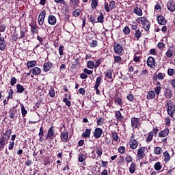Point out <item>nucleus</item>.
Here are the masks:
<instances>
[{
    "instance_id": "obj_1",
    "label": "nucleus",
    "mask_w": 175,
    "mask_h": 175,
    "mask_svg": "<svg viewBox=\"0 0 175 175\" xmlns=\"http://www.w3.org/2000/svg\"><path fill=\"white\" fill-rule=\"evenodd\" d=\"M12 135V129H8L5 133L0 138V151H2L6 146V142H9Z\"/></svg>"
},
{
    "instance_id": "obj_2",
    "label": "nucleus",
    "mask_w": 175,
    "mask_h": 175,
    "mask_svg": "<svg viewBox=\"0 0 175 175\" xmlns=\"http://www.w3.org/2000/svg\"><path fill=\"white\" fill-rule=\"evenodd\" d=\"M165 107L167 109V113L170 117H174L175 113V104L172 101V100H169L166 105Z\"/></svg>"
},
{
    "instance_id": "obj_3",
    "label": "nucleus",
    "mask_w": 175,
    "mask_h": 175,
    "mask_svg": "<svg viewBox=\"0 0 175 175\" xmlns=\"http://www.w3.org/2000/svg\"><path fill=\"white\" fill-rule=\"evenodd\" d=\"M55 137H57V135H55V131L54 130V126H51L47 132L45 140H54Z\"/></svg>"
},
{
    "instance_id": "obj_4",
    "label": "nucleus",
    "mask_w": 175,
    "mask_h": 175,
    "mask_svg": "<svg viewBox=\"0 0 175 175\" xmlns=\"http://www.w3.org/2000/svg\"><path fill=\"white\" fill-rule=\"evenodd\" d=\"M146 147L140 146L137 151L136 158L137 161H142V159H144L146 157Z\"/></svg>"
},
{
    "instance_id": "obj_5",
    "label": "nucleus",
    "mask_w": 175,
    "mask_h": 175,
    "mask_svg": "<svg viewBox=\"0 0 175 175\" xmlns=\"http://www.w3.org/2000/svg\"><path fill=\"white\" fill-rule=\"evenodd\" d=\"M113 51L115 54L118 55H122L124 54V46L118 42H114L113 44Z\"/></svg>"
},
{
    "instance_id": "obj_6",
    "label": "nucleus",
    "mask_w": 175,
    "mask_h": 175,
    "mask_svg": "<svg viewBox=\"0 0 175 175\" xmlns=\"http://www.w3.org/2000/svg\"><path fill=\"white\" fill-rule=\"evenodd\" d=\"M131 128L133 129H139L142 126V122H140V119L139 118L133 117L131 119Z\"/></svg>"
},
{
    "instance_id": "obj_7",
    "label": "nucleus",
    "mask_w": 175,
    "mask_h": 175,
    "mask_svg": "<svg viewBox=\"0 0 175 175\" xmlns=\"http://www.w3.org/2000/svg\"><path fill=\"white\" fill-rule=\"evenodd\" d=\"M146 64L148 68H151V69H155V67L158 66V63H157L155 58H154L152 56L148 57Z\"/></svg>"
},
{
    "instance_id": "obj_8",
    "label": "nucleus",
    "mask_w": 175,
    "mask_h": 175,
    "mask_svg": "<svg viewBox=\"0 0 175 175\" xmlns=\"http://www.w3.org/2000/svg\"><path fill=\"white\" fill-rule=\"evenodd\" d=\"M115 6H116V1H110L109 4L106 1L104 3V8H105V12H107V13H109L110 10H113Z\"/></svg>"
},
{
    "instance_id": "obj_9",
    "label": "nucleus",
    "mask_w": 175,
    "mask_h": 175,
    "mask_svg": "<svg viewBox=\"0 0 175 175\" xmlns=\"http://www.w3.org/2000/svg\"><path fill=\"white\" fill-rule=\"evenodd\" d=\"M100 83H102V77H98L96 79L95 85L94 87L96 95H100V90H99Z\"/></svg>"
},
{
    "instance_id": "obj_10",
    "label": "nucleus",
    "mask_w": 175,
    "mask_h": 175,
    "mask_svg": "<svg viewBox=\"0 0 175 175\" xmlns=\"http://www.w3.org/2000/svg\"><path fill=\"white\" fill-rule=\"evenodd\" d=\"M44 18H46V10H42L38 18V23L39 25H43L44 24Z\"/></svg>"
},
{
    "instance_id": "obj_11",
    "label": "nucleus",
    "mask_w": 175,
    "mask_h": 175,
    "mask_svg": "<svg viewBox=\"0 0 175 175\" xmlns=\"http://www.w3.org/2000/svg\"><path fill=\"white\" fill-rule=\"evenodd\" d=\"M103 134V129H102L100 127H97L94 129L93 136L95 137V139H100V137H102Z\"/></svg>"
},
{
    "instance_id": "obj_12",
    "label": "nucleus",
    "mask_w": 175,
    "mask_h": 175,
    "mask_svg": "<svg viewBox=\"0 0 175 175\" xmlns=\"http://www.w3.org/2000/svg\"><path fill=\"white\" fill-rule=\"evenodd\" d=\"M60 139L63 143H66L69 139V132L66 130H64L60 134Z\"/></svg>"
},
{
    "instance_id": "obj_13",
    "label": "nucleus",
    "mask_w": 175,
    "mask_h": 175,
    "mask_svg": "<svg viewBox=\"0 0 175 175\" xmlns=\"http://www.w3.org/2000/svg\"><path fill=\"white\" fill-rule=\"evenodd\" d=\"M53 63L50 61L45 62L43 65V72H49V70H51L53 69Z\"/></svg>"
},
{
    "instance_id": "obj_14",
    "label": "nucleus",
    "mask_w": 175,
    "mask_h": 175,
    "mask_svg": "<svg viewBox=\"0 0 175 175\" xmlns=\"http://www.w3.org/2000/svg\"><path fill=\"white\" fill-rule=\"evenodd\" d=\"M164 96L166 99H172L173 98V90L170 88H165L164 90Z\"/></svg>"
},
{
    "instance_id": "obj_15",
    "label": "nucleus",
    "mask_w": 175,
    "mask_h": 175,
    "mask_svg": "<svg viewBox=\"0 0 175 175\" xmlns=\"http://www.w3.org/2000/svg\"><path fill=\"white\" fill-rule=\"evenodd\" d=\"M29 27H31L30 31L31 32V35H38L39 33V27H38L36 23L34 25L29 24Z\"/></svg>"
},
{
    "instance_id": "obj_16",
    "label": "nucleus",
    "mask_w": 175,
    "mask_h": 175,
    "mask_svg": "<svg viewBox=\"0 0 175 175\" xmlns=\"http://www.w3.org/2000/svg\"><path fill=\"white\" fill-rule=\"evenodd\" d=\"M157 23L160 25H166V23H167V21L166 20V18L162 15L157 16Z\"/></svg>"
},
{
    "instance_id": "obj_17",
    "label": "nucleus",
    "mask_w": 175,
    "mask_h": 175,
    "mask_svg": "<svg viewBox=\"0 0 175 175\" xmlns=\"http://www.w3.org/2000/svg\"><path fill=\"white\" fill-rule=\"evenodd\" d=\"M114 103L116 106H120V107H122V106L124 105V100L121 97L116 96L114 98Z\"/></svg>"
},
{
    "instance_id": "obj_18",
    "label": "nucleus",
    "mask_w": 175,
    "mask_h": 175,
    "mask_svg": "<svg viewBox=\"0 0 175 175\" xmlns=\"http://www.w3.org/2000/svg\"><path fill=\"white\" fill-rule=\"evenodd\" d=\"M115 117L118 122H122L124 121V116H122V113L120 111H115Z\"/></svg>"
},
{
    "instance_id": "obj_19",
    "label": "nucleus",
    "mask_w": 175,
    "mask_h": 175,
    "mask_svg": "<svg viewBox=\"0 0 175 175\" xmlns=\"http://www.w3.org/2000/svg\"><path fill=\"white\" fill-rule=\"evenodd\" d=\"M6 49V42H5V38L2 36V33H0V50L3 51Z\"/></svg>"
},
{
    "instance_id": "obj_20",
    "label": "nucleus",
    "mask_w": 175,
    "mask_h": 175,
    "mask_svg": "<svg viewBox=\"0 0 175 175\" xmlns=\"http://www.w3.org/2000/svg\"><path fill=\"white\" fill-rule=\"evenodd\" d=\"M166 77L165 73L159 72L156 76L152 77L153 81H158V80H163Z\"/></svg>"
},
{
    "instance_id": "obj_21",
    "label": "nucleus",
    "mask_w": 175,
    "mask_h": 175,
    "mask_svg": "<svg viewBox=\"0 0 175 175\" xmlns=\"http://www.w3.org/2000/svg\"><path fill=\"white\" fill-rule=\"evenodd\" d=\"M38 136H39V142L40 143H43L44 141V129L43 128V126H41L40 128V131L38 133Z\"/></svg>"
},
{
    "instance_id": "obj_22",
    "label": "nucleus",
    "mask_w": 175,
    "mask_h": 175,
    "mask_svg": "<svg viewBox=\"0 0 175 175\" xmlns=\"http://www.w3.org/2000/svg\"><path fill=\"white\" fill-rule=\"evenodd\" d=\"M167 10H169L170 12H174L175 4H174V1L173 0H171L167 2Z\"/></svg>"
},
{
    "instance_id": "obj_23",
    "label": "nucleus",
    "mask_w": 175,
    "mask_h": 175,
    "mask_svg": "<svg viewBox=\"0 0 175 175\" xmlns=\"http://www.w3.org/2000/svg\"><path fill=\"white\" fill-rule=\"evenodd\" d=\"M28 32V29H25V30L23 27H20L19 30V39H25L27 38V33Z\"/></svg>"
},
{
    "instance_id": "obj_24",
    "label": "nucleus",
    "mask_w": 175,
    "mask_h": 175,
    "mask_svg": "<svg viewBox=\"0 0 175 175\" xmlns=\"http://www.w3.org/2000/svg\"><path fill=\"white\" fill-rule=\"evenodd\" d=\"M48 23L50 25H55L57 24V18L54 15H49L48 16Z\"/></svg>"
},
{
    "instance_id": "obj_25",
    "label": "nucleus",
    "mask_w": 175,
    "mask_h": 175,
    "mask_svg": "<svg viewBox=\"0 0 175 175\" xmlns=\"http://www.w3.org/2000/svg\"><path fill=\"white\" fill-rule=\"evenodd\" d=\"M129 144L131 150H136L139 146V142H137V139H134L133 141L130 140Z\"/></svg>"
},
{
    "instance_id": "obj_26",
    "label": "nucleus",
    "mask_w": 175,
    "mask_h": 175,
    "mask_svg": "<svg viewBox=\"0 0 175 175\" xmlns=\"http://www.w3.org/2000/svg\"><path fill=\"white\" fill-rule=\"evenodd\" d=\"M170 132V131L169 130V129H165L164 130H161L158 136L159 137H166V136H167V135H169V133Z\"/></svg>"
},
{
    "instance_id": "obj_27",
    "label": "nucleus",
    "mask_w": 175,
    "mask_h": 175,
    "mask_svg": "<svg viewBox=\"0 0 175 175\" xmlns=\"http://www.w3.org/2000/svg\"><path fill=\"white\" fill-rule=\"evenodd\" d=\"M91 131L92 129H85V132L82 133L81 136L83 139H88L91 136Z\"/></svg>"
},
{
    "instance_id": "obj_28",
    "label": "nucleus",
    "mask_w": 175,
    "mask_h": 175,
    "mask_svg": "<svg viewBox=\"0 0 175 175\" xmlns=\"http://www.w3.org/2000/svg\"><path fill=\"white\" fill-rule=\"evenodd\" d=\"M143 28L144 29V31H150V28L151 27V23L149 21L148 19H146L145 22L143 23Z\"/></svg>"
},
{
    "instance_id": "obj_29",
    "label": "nucleus",
    "mask_w": 175,
    "mask_h": 175,
    "mask_svg": "<svg viewBox=\"0 0 175 175\" xmlns=\"http://www.w3.org/2000/svg\"><path fill=\"white\" fill-rule=\"evenodd\" d=\"M70 5L72 9H77L80 6V0H70Z\"/></svg>"
},
{
    "instance_id": "obj_30",
    "label": "nucleus",
    "mask_w": 175,
    "mask_h": 175,
    "mask_svg": "<svg viewBox=\"0 0 175 175\" xmlns=\"http://www.w3.org/2000/svg\"><path fill=\"white\" fill-rule=\"evenodd\" d=\"M163 155L164 157V162L165 163H167L168 162L170 161L171 159V157H170V154H169V152L167 150L165 151L163 153Z\"/></svg>"
},
{
    "instance_id": "obj_31",
    "label": "nucleus",
    "mask_w": 175,
    "mask_h": 175,
    "mask_svg": "<svg viewBox=\"0 0 175 175\" xmlns=\"http://www.w3.org/2000/svg\"><path fill=\"white\" fill-rule=\"evenodd\" d=\"M16 113H17V110L14 109V107L10 108L8 112L10 118H12V120L14 119V117H16Z\"/></svg>"
},
{
    "instance_id": "obj_32",
    "label": "nucleus",
    "mask_w": 175,
    "mask_h": 175,
    "mask_svg": "<svg viewBox=\"0 0 175 175\" xmlns=\"http://www.w3.org/2000/svg\"><path fill=\"white\" fill-rule=\"evenodd\" d=\"M30 72H31L34 76H38V75L42 73V70L39 67H34L30 70Z\"/></svg>"
},
{
    "instance_id": "obj_33",
    "label": "nucleus",
    "mask_w": 175,
    "mask_h": 175,
    "mask_svg": "<svg viewBox=\"0 0 175 175\" xmlns=\"http://www.w3.org/2000/svg\"><path fill=\"white\" fill-rule=\"evenodd\" d=\"M88 21H89V23H91L93 26L95 25V24H96V23H98L96 21V16L88 15Z\"/></svg>"
},
{
    "instance_id": "obj_34",
    "label": "nucleus",
    "mask_w": 175,
    "mask_h": 175,
    "mask_svg": "<svg viewBox=\"0 0 175 175\" xmlns=\"http://www.w3.org/2000/svg\"><path fill=\"white\" fill-rule=\"evenodd\" d=\"M62 5H63L62 12L63 13H69V5L66 3V1H64V3H62Z\"/></svg>"
},
{
    "instance_id": "obj_35",
    "label": "nucleus",
    "mask_w": 175,
    "mask_h": 175,
    "mask_svg": "<svg viewBox=\"0 0 175 175\" xmlns=\"http://www.w3.org/2000/svg\"><path fill=\"white\" fill-rule=\"evenodd\" d=\"M133 13H135L137 16H143V10L139 6L135 8Z\"/></svg>"
},
{
    "instance_id": "obj_36",
    "label": "nucleus",
    "mask_w": 175,
    "mask_h": 175,
    "mask_svg": "<svg viewBox=\"0 0 175 175\" xmlns=\"http://www.w3.org/2000/svg\"><path fill=\"white\" fill-rule=\"evenodd\" d=\"M153 151H154V154H155V155H161V154H162V152H163V150H162V148H161L159 146L154 147Z\"/></svg>"
},
{
    "instance_id": "obj_37",
    "label": "nucleus",
    "mask_w": 175,
    "mask_h": 175,
    "mask_svg": "<svg viewBox=\"0 0 175 175\" xmlns=\"http://www.w3.org/2000/svg\"><path fill=\"white\" fill-rule=\"evenodd\" d=\"M135 172H136V163L135 162H132L130 165L129 172L131 174H133Z\"/></svg>"
},
{
    "instance_id": "obj_38",
    "label": "nucleus",
    "mask_w": 175,
    "mask_h": 175,
    "mask_svg": "<svg viewBox=\"0 0 175 175\" xmlns=\"http://www.w3.org/2000/svg\"><path fill=\"white\" fill-rule=\"evenodd\" d=\"M111 137L113 142H117L118 143H120V137H118V134H117L116 131L111 132Z\"/></svg>"
},
{
    "instance_id": "obj_39",
    "label": "nucleus",
    "mask_w": 175,
    "mask_h": 175,
    "mask_svg": "<svg viewBox=\"0 0 175 175\" xmlns=\"http://www.w3.org/2000/svg\"><path fill=\"white\" fill-rule=\"evenodd\" d=\"M104 75H105V77L109 80L113 79V70H108L107 71H105Z\"/></svg>"
},
{
    "instance_id": "obj_40",
    "label": "nucleus",
    "mask_w": 175,
    "mask_h": 175,
    "mask_svg": "<svg viewBox=\"0 0 175 175\" xmlns=\"http://www.w3.org/2000/svg\"><path fill=\"white\" fill-rule=\"evenodd\" d=\"M86 159H87V154L81 152L79 155V159H78L79 162H83Z\"/></svg>"
},
{
    "instance_id": "obj_41",
    "label": "nucleus",
    "mask_w": 175,
    "mask_h": 175,
    "mask_svg": "<svg viewBox=\"0 0 175 175\" xmlns=\"http://www.w3.org/2000/svg\"><path fill=\"white\" fill-rule=\"evenodd\" d=\"M25 91V88L21 84L18 83L16 85V92L18 94H23V92Z\"/></svg>"
},
{
    "instance_id": "obj_42",
    "label": "nucleus",
    "mask_w": 175,
    "mask_h": 175,
    "mask_svg": "<svg viewBox=\"0 0 175 175\" xmlns=\"http://www.w3.org/2000/svg\"><path fill=\"white\" fill-rule=\"evenodd\" d=\"M155 98V92L153 90H150L148 92L147 99L148 100L154 99Z\"/></svg>"
},
{
    "instance_id": "obj_43",
    "label": "nucleus",
    "mask_w": 175,
    "mask_h": 175,
    "mask_svg": "<svg viewBox=\"0 0 175 175\" xmlns=\"http://www.w3.org/2000/svg\"><path fill=\"white\" fill-rule=\"evenodd\" d=\"M21 108L22 117L23 118H24V117H25V116L28 114V111L25 109V107H24V104H21Z\"/></svg>"
},
{
    "instance_id": "obj_44",
    "label": "nucleus",
    "mask_w": 175,
    "mask_h": 175,
    "mask_svg": "<svg viewBox=\"0 0 175 175\" xmlns=\"http://www.w3.org/2000/svg\"><path fill=\"white\" fill-rule=\"evenodd\" d=\"M75 10L72 11V16L74 17H79L80 14H81V10L78 8H74Z\"/></svg>"
},
{
    "instance_id": "obj_45",
    "label": "nucleus",
    "mask_w": 175,
    "mask_h": 175,
    "mask_svg": "<svg viewBox=\"0 0 175 175\" xmlns=\"http://www.w3.org/2000/svg\"><path fill=\"white\" fill-rule=\"evenodd\" d=\"M154 169L157 172H159L162 169V164L159 161L156 162L154 165Z\"/></svg>"
},
{
    "instance_id": "obj_46",
    "label": "nucleus",
    "mask_w": 175,
    "mask_h": 175,
    "mask_svg": "<svg viewBox=\"0 0 175 175\" xmlns=\"http://www.w3.org/2000/svg\"><path fill=\"white\" fill-rule=\"evenodd\" d=\"M98 5H99V1L98 0H92L91 3V8L94 10L96 9L98 7Z\"/></svg>"
},
{
    "instance_id": "obj_47",
    "label": "nucleus",
    "mask_w": 175,
    "mask_h": 175,
    "mask_svg": "<svg viewBox=\"0 0 175 175\" xmlns=\"http://www.w3.org/2000/svg\"><path fill=\"white\" fill-rule=\"evenodd\" d=\"M105 20V16L103 15V13H100V16L97 17V23H100V24H103Z\"/></svg>"
},
{
    "instance_id": "obj_48",
    "label": "nucleus",
    "mask_w": 175,
    "mask_h": 175,
    "mask_svg": "<svg viewBox=\"0 0 175 175\" xmlns=\"http://www.w3.org/2000/svg\"><path fill=\"white\" fill-rule=\"evenodd\" d=\"M36 64H37V62L35 60L27 62V68L31 69V68H33V66H35V65H36Z\"/></svg>"
},
{
    "instance_id": "obj_49",
    "label": "nucleus",
    "mask_w": 175,
    "mask_h": 175,
    "mask_svg": "<svg viewBox=\"0 0 175 175\" xmlns=\"http://www.w3.org/2000/svg\"><path fill=\"white\" fill-rule=\"evenodd\" d=\"M152 139H154V135H152V133L149 132L148 133V137L146 139V143H151Z\"/></svg>"
},
{
    "instance_id": "obj_50",
    "label": "nucleus",
    "mask_w": 175,
    "mask_h": 175,
    "mask_svg": "<svg viewBox=\"0 0 175 175\" xmlns=\"http://www.w3.org/2000/svg\"><path fill=\"white\" fill-rule=\"evenodd\" d=\"M88 69H94L95 68V62L94 61H88L87 62Z\"/></svg>"
},
{
    "instance_id": "obj_51",
    "label": "nucleus",
    "mask_w": 175,
    "mask_h": 175,
    "mask_svg": "<svg viewBox=\"0 0 175 175\" xmlns=\"http://www.w3.org/2000/svg\"><path fill=\"white\" fill-rule=\"evenodd\" d=\"M135 39H137V40H139V39L142 38V31H140V29H137L135 31Z\"/></svg>"
},
{
    "instance_id": "obj_52",
    "label": "nucleus",
    "mask_w": 175,
    "mask_h": 175,
    "mask_svg": "<svg viewBox=\"0 0 175 175\" xmlns=\"http://www.w3.org/2000/svg\"><path fill=\"white\" fill-rule=\"evenodd\" d=\"M146 21H147V18H145V17H139V18H137V23L142 24V25Z\"/></svg>"
},
{
    "instance_id": "obj_53",
    "label": "nucleus",
    "mask_w": 175,
    "mask_h": 175,
    "mask_svg": "<svg viewBox=\"0 0 175 175\" xmlns=\"http://www.w3.org/2000/svg\"><path fill=\"white\" fill-rule=\"evenodd\" d=\"M166 57L167 58H172L173 57V50L172 49H168L166 52Z\"/></svg>"
},
{
    "instance_id": "obj_54",
    "label": "nucleus",
    "mask_w": 175,
    "mask_h": 175,
    "mask_svg": "<svg viewBox=\"0 0 175 175\" xmlns=\"http://www.w3.org/2000/svg\"><path fill=\"white\" fill-rule=\"evenodd\" d=\"M90 47L92 49H95V47H98V41L96 40H93L90 43Z\"/></svg>"
},
{
    "instance_id": "obj_55",
    "label": "nucleus",
    "mask_w": 175,
    "mask_h": 175,
    "mask_svg": "<svg viewBox=\"0 0 175 175\" xmlns=\"http://www.w3.org/2000/svg\"><path fill=\"white\" fill-rule=\"evenodd\" d=\"M49 95L51 98H54L55 96V91L54 90V88H50Z\"/></svg>"
},
{
    "instance_id": "obj_56",
    "label": "nucleus",
    "mask_w": 175,
    "mask_h": 175,
    "mask_svg": "<svg viewBox=\"0 0 175 175\" xmlns=\"http://www.w3.org/2000/svg\"><path fill=\"white\" fill-rule=\"evenodd\" d=\"M158 132H159V129H158V127L153 128L152 131H150V133H152V135L154 136V137H157V136H158Z\"/></svg>"
},
{
    "instance_id": "obj_57",
    "label": "nucleus",
    "mask_w": 175,
    "mask_h": 175,
    "mask_svg": "<svg viewBox=\"0 0 175 175\" xmlns=\"http://www.w3.org/2000/svg\"><path fill=\"white\" fill-rule=\"evenodd\" d=\"M162 90V87L161 86H157L154 88V92L157 96H159V94H161V91Z\"/></svg>"
},
{
    "instance_id": "obj_58",
    "label": "nucleus",
    "mask_w": 175,
    "mask_h": 175,
    "mask_svg": "<svg viewBox=\"0 0 175 175\" xmlns=\"http://www.w3.org/2000/svg\"><path fill=\"white\" fill-rule=\"evenodd\" d=\"M113 58L115 64H120L122 61L121 56H113Z\"/></svg>"
},
{
    "instance_id": "obj_59",
    "label": "nucleus",
    "mask_w": 175,
    "mask_h": 175,
    "mask_svg": "<svg viewBox=\"0 0 175 175\" xmlns=\"http://www.w3.org/2000/svg\"><path fill=\"white\" fill-rule=\"evenodd\" d=\"M97 125H99V126H102L105 122V119L103 118H98L97 119Z\"/></svg>"
},
{
    "instance_id": "obj_60",
    "label": "nucleus",
    "mask_w": 175,
    "mask_h": 175,
    "mask_svg": "<svg viewBox=\"0 0 175 175\" xmlns=\"http://www.w3.org/2000/svg\"><path fill=\"white\" fill-rule=\"evenodd\" d=\"M123 32H124V35H129L131 33V29H129V26H126L123 29Z\"/></svg>"
},
{
    "instance_id": "obj_61",
    "label": "nucleus",
    "mask_w": 175,
    "mask_h": 175,
    "mask_svg": "<svg viewBox=\"0 0 175 175\" xmlns=\"http://www.w3.org/2000/svg\"><path fill=\"white\" fill-rule=\"evenodd\" d=\"M100 64H102V59L99 58L95 62V64H94L95 69L99 68V66H100Z\"/></svg>"
},
{
    "instance_id": "obj_62",
    "label": "nucleus",
    "mask_w": 175,
    "mask_h": 175,
    "mask_svg": "<svg viewBox=\"0 0 175 175\" xmlns=\"http://www.w3.org/2000/svg\"><path fill=\"white\" fill-rule=\"evenodd\" d=\"M96 154H97L98 157H100L102 154H103V151H102V148L97 147L96 148Z\"/></svg>"
},
{
    "instance_id": "obj_63",
    "label": "nucleus",
    "mask_w": 175,
    "mask_h": 175,
    "mask_svg": "<svg viewBox=\"0 0 175 175\" xmlns=\"http://www.w3.org/2000/svg\"><path fill=\"white\" fill-rule=\"evenodd\" d=\"M126 99L129 100V102H133V100L135 99V96L132 93H130L126 96Z\"/></svg>"
},
{
    "instance_id": "obj_64",
    "label": "nucleus",
    "mask_w": 175,
    "mask_h": 175,
    "mask_svg": "<svg viewBox=\"0 0 175 175\" xmlns=\"http://www.w3.org/2000/svg\"><path fill=\"white\" fill-rule=\"evenodd\" d=\"M125 150V146H120L118 149V151L120 152V154H124Z\"/></svg>"
}]
</instances>
